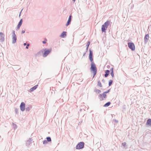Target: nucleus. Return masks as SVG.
<instances>
[{
    "instance_id": "nucleus-46",
    "label": "nucleus",
    "mask_w": 151,
    "mask_h": 151,
    "mask_svg": "<svg viewBox=\"0 0 151 151\" xmlns=\"http://www.w3.org/2000/svg\"><path fill=\"white\" fill-rule=\"evenodd\" d=\"M86 52H85V53H84V54H83V56H85V54H86Z\"/></svg>"
},
{
    "instance_id": "nucleus-37",
    "label": "nucleus",
    "mask_w": 151,
    "mask_h": 151,
    "mask_svg": "<svg viewBox=\"0 0 151 151\" xmlns=\"http://www.w3.org/2000/svg\"><path fill=\"white\" fill-rule=\"evenodd\" d=\"M20 27H21V26H19L18 25H17V27L16 28V30H18V29L20 28Z\"/></svg>"
},
{
    "instance_id": "nucleus-30",
    "label": "nucleus",
    "mask_w": 151,
    "mask_h": 151,
    "mask_svg": "<svg viewBox=\"0 0 151 151\" xmlns=\"http://www.w3.org/2000/svg\"><path fill=\"white\" fill-rule=\"evenodd\" d=\"M12 36H16L15 34V31L14 30H13L12 31Z\"/></svg>"
},
{
    "instance_id": "nucleus-6",
    "label": "nucleus",
    "mask_w": 151,
    "mask_h": 151,
    "mask_svg": "<svg viewBox=\"0 0 151 151\" xmlns=\"http://www.w3.org/2000/svg\"><path fill=\"white\" fill-rule=\"evenodd\" d=\"M106 93H104L103 92V93L102 94H100L99 96V98L101 99V100H103L104 99H105L106 98Z\"/></svg>"
},
{
    "instance_id": "nucleus-16",
    "label": "nucleus",
    "mask_w": 151,
    "mask_h": 151,
    "mask_svg": "<svg viewBox=\"0 0 151 151\" xmlns=\"http://www.w3.org/2000/svg\"><path fill=\"white\" fill-rule=\"evenodd\" d=\"M44 52V51L43 50H41L38 52L36 54V56L39 57L40 55H41V54L43 53Z\"/></svg>"
},
{
    "instance_id": "nucleus-15",
    "label": "nucleus",
    "mask_w": 151,
    "mask_h": 151,
    "mask_svg": "<svg viewBox=\"0 0 151 151\" xmlns=\"http://www.w3.org/2000/svg\"><path fill=\"white\" fill-rule=\"evenodd\" d=\"M149 35L148 34H146L145 37H144V40H145V43H146L148 41V40H149Z\"/></svg>"
},
{
    "instance_id": "nucleus-47",
    "label": "nucleus",
    "mask_w": 151,
    "mask_h": 151,
    "mask_svg": "<svg viewBox=\"0 0 151 151\" xmlns=\"http://www.w3.org/2000/svg\"><path fill=\"white\" fill-rule=\"evenodd\" d=\"M73 1L74 2L76 0H73Z\"/></svg>"
},
{
    "instance_id": "nucleus-19",
    "label": "nucleus",
    "mask_w": 151,
    "mask_h": 151,
    "mask_svg": "<svg viewBox=\"0 0 151 151\" xmlns=\"http://www.w3.org/2000/svg\"><path fill=\"white\" fill-rule=\"evenodd\" d=\"M146 124L150 126L151 125V119H149L147 120Z\"/></svg>"
},
{
    "instance_id": "nucleus-45",
    "label": "nucleus",
    "mask_w": 151,
    "mask_h": 151,
    "mask_svg": "<svg viewBox=\"0 0 151 151\" xmlns=\"http://www.w3.org/2000/svg\"><path fill=\"white\" fill-rule=\"evenodd\" d=\"M115 121L116 122H118V121L116 119L115 120Z\"/></svg>"
},
{
    "instance_id": "nucleus-38",
    "label": "nucleus",
    "mask_w": 151,
    "mask_h": 151,
    "mask_svg": "<svg viewBox=\"0 0 151 151\" xmlns=\"http://www.w3.org/2000/svg\"><path fill=\"white\" fill-rule=\"evenodd\" d=\"M15 111L17 114H18V110L17 108L15 109Z\"/></svg>"
},
{
    "instance_id": "nucleus-33",
    "label": "nucleus",
    "mask_w": 151,
    "mask_h": 151,
    "mask_svg": "<svg viewBox=\"0 0 151 151\" xmlns=\"http://www.w3.org/2000/svg\"><path fill=\"white\" fill-rule=\"evenodd\" d=\"M110 74H111V76L112 77V78H113L114 77V72H111Z\"/></svg>"
},
{
    "instance_id": "nucleus-9",
    "label": "nucleus",
    "mask_w": 151,
    "mask_h": 151,
    "mask_svg": "<svg viewBox=\"0 0 151 151\" xmlns=\"http://www.w3.org/2000/svg\"><path fill=\"white\" fill-rule=\"evenodd\" d=\"M72 16L71 15H70L68 19L67 23L66 24V26H68L71 23V18H72Z\"/></svg>"
},
{
    "instance_id": "nucleus-24",
    "label": "nucleus",
    "mask_w": 151,
    "mask_h": 151,
    "mask_svg": "<svg viewBox=\"0 0 151 151\" xmlns=\"http://www.w3.org/2000/svg\"><path fill=\"white\" fill-rule=\"evenodd\" d=\"M47 141L48 142H51V138L50 137H46Z\"/></svg>"
},
{
    "instance_id": "nucleus-28",
    "label": "nucleus",
    "mask_w": 151,
    "mask_h": 151,
    "mask_svg": "<svg viewBox=\"0 0 151 151\" xmlns=\"http://www.w3.org/2000/svg\"><path fill=\"white\" fill-rule=\"evenodd\" d=\"M90 42L89 41H88L87 42V45H86V46L87 47H89V46L90 45Z\"/></svg>"
},
{
    "instance_id": "nucleus-31",
    "label": "nucleus",
    "mask_w": 151,
    "mask_h": 151,
    "mask_svg": "<svg viewBox=\"0 0 151 151\" xmlns=\"http://www.w3.org/2000/svg\"><path fill=\"white\" fill-rule=\"evenodd\" d=\"M13 125L14 129H16L17 128V125L16 124L13 123Z\"/></svg>"
},
{
    "instance_id": "nucleus-26",
    "label": "nucleus",
    "mask_w": 151,
    "mask_h": 151,
    "mask_svg": "<svg viewBox=\"0 0 151 151\" xmlns=\"http://www.w3.org/2000/svg\"><path fill=\"white\" fill-rule=\"evenodd\" d=\"M97 85L98 86H99L100 87H102V85L101 82L100 81H99L98 82V84H97Z\"/></svg>"
},
{
    "instance_id": "nucleus-14",
    "label": "nucleus",
    "mask_w": 151,
    "mask_h": 151,
    "mask_svg": "<svg viewBox=\"0 0 151 151\" xmlns=\"http://www.w3.org/2000/svg\"><path fill=\"white\" fill-rule=\"evenodd\" d=\"M66 33L67 32H66L63 31L61 34V35H60V37L62 38H64L66 36Z\"/></svg>"
},
{
    "instance_id": "nucleus-23",
    "label": "nucleus",
    "mask_w": 151,
    "mask_h": 151,
    "mask_svg": "<svg viewBox=\"0 0 151 151\" xmlns=\"http://www.w3.org/2000/svg\"><path fill=\"white\" fill-rule=\"evenodd\" d=\"M32 107L31 106H30L27 107H26L25 108L26 111H29L30 110V109L32 108Z\"/></svg>"
},
{
    "instance_id": "nucleus-22",
    "label": "nucleus",
    "mask_w": 151,
    "mask_h": 151,
    "mask_svg": "<svg viewBox=\"0 0 151 151\" xmlns=\"http://www.w3.org/2000/svg\"><path fill=\"white\" fill-rule=\"evenodd\" d=\"M22 22H23V19H22L20 20L19 22L18 23V24L17 25H18L19 26H21L22 24Z\"/></svg>"
},
{
    "instance_id": "nucleus-13",
    "label": "nucleus",
    "mask_w": 151,
    "mask_h": 151,
    "mask_svg": "<svg viewBox=\"0 0 151 151\" xmlns=\"http://www.w3.org/2000/svg\"><path fill=\"white\" fill-rule=\"evenodd\" d=\"M17 40V36H12V43L13 44H14L16 42Z\"/></svg>"
},
{
    "instance_id": "nucleus-25",
    "label": "nucleus",
    "mask_w": 151,
    "mask_h": 151,
    "mask_svg": "<svg viewBox=\"0 0 151 151\" xmlns=\"http://www.w3.org/2000/svg\"><path fill=\"white\" fill-rule=\"evenodd\" d=\"M113 82V80H110L109 82V86H111Z\"/></svg>"
},
{
    "instance_id": "nucleus-17",
    "label": "nucleus",
    "mask_w": 151,
    "mask_h": 151,
    "mask_svg": "<svg viewBox=\"0 0 151 151\" xmlns=\"http://www.w3.org/2000/svg\"><path fill=\"white\" fill-rule=\"evenodd\" d=\"M110 71L109 70H107L105 71V74L104 75L105 77H107L109 74Z\"/></svg>"
},
{
    "instance_id": "nucleus-49",
    "label": "nucleus",
    "mask_w": 151,
    "mask_h": 151,
    "mask_svg": "<svg viewBox=\"0 0 151 151\" xmlns=\"http://www.w3.org/2000/svg\"><path fill=\"white\" fill-rule=\"evenodd\" d=\"M82 110V109H80V111H81Z\"/></svg>"
},
{
    "instance_id": "nucleus-44",
    "label": "nucleus",
    "mask_w": 151,
    "mask_h": 151,
    "mask_svg": "<svg viewBox=\"0 0 151 151\" xmlns=\"http://www.w3.org/2000/svg\"><path fill=\"white\" fill-rule=\"evenodd\" d=\"M23 45L24 46H26V45H27L26 43H24Z\"/></svg>"
},
{
    "instance_id": "nucleus-21",
    "label": "nucleus",
    "mask_w": 151,
    "mask_h": 151,
    "mask_svg": "<svg viewBox=\"0 0 151 151\" xmlns=\"http://www.w3.org/2000/svg\"><path fill=\"white\" fill-rule=\"evenodd\" d=\"M89 59L90 60L91 62V63H92V62H94L93 61V55H89Z\"/></svg>"
},
{
    "instance_id": "nucleus-11",
    "label": "nucleus",
    "mask_w": 151,
    "mask_h": 151,
    "mask_svg": "<svg viewBox=\"0 0 151 151\" xmlns=\"http://www.w3.org/2000/svg\"><path fill=\"white\" fill-rule=\"evenodd\" d=\"M12 68L14 70H18L20 69L21 68L19 65H13V67H12Z\"/></svg>"
},
{
    "instance_id": "nucleus-32",
    "label": "nucleus",
    "mask_w": 151,
    "mask_h": 151,
    "mask_svg": "<svg viewBox=\"0 0 151 151\" xmlns=\"http://www.w3.org/2000/svg\"><path fill=\"white\" fill-rule=\"evenodd\" d=\"M47 41V39L46 38L45 39V40L42 41V42L43 44H45L46 43V41Z\"/></svg>"
},
{
    "instance_id": "nucleus-43",
    "label": "nucleus",
    "mask_w": 151,
    "mask_h": 151,
    "mask_svg": "<svg viewBox=\"0 0 151 151\" xmlns=\"http://www.w3.org/2000/svg\"><path fill=\"white\" fill-rule=\"evenodd\" d=\"M22 10H21V12H20V13H19V17H20V16L21 14V12H22Z\"/></svg>"
},
{
    "instance_id": "nucleus-36",
    "label": "nucleus",
    "mask_w": 151,
    "mask_h": 151,
    "mask_svg": "<svg viewBox=\"0 0 151 151\" xmlns=\"http://www.w3.org/2000/svg\"><path fill=\"white\" fill-rule=\"evenodd\" d=\"M26 48L27 49H28V48H29V46L30 45L29 43L28 44H27V45H26Z\"/></svg>"
},
{
    "instance_id": "nucleus-40",
    "label": "nucleus",
    "mask_w": 151,
    "mask_h": 151,
    "mask_svg": "<svg viewBox=\"0 0 151 151\" xmlns=\"http://www.w3.org/2000/svg\"><path fill=\"white\" fill-rule=\"evenodd\" d=\"M25 32V31L24 30H22V34H23Z\"/></svg>"
},
{
    "instance_id": "nucleus-42",
    "label": "nucleus",
    "mask_w": 151,
    "mask_h": 151,
    "mask_svg": "<svg viewBox=\"0 0 151 151\" xmlns=\"http://www.w3.org/2000/svg\"><path fill=\"white\" fill-rule=\"evenodd\" d=\"M102 82L103 83H104L105 82V81L104 79H103L102 80Z\"/></svg>"
},
{
    "instance_id": "nucleus-29",
    "label": "nucleus",
    "mask_w": 151,
    "mask_h": 151,
    "mask_svg": "<svg viewBox=\"0 0 151 151\" xmlns=\"http://www.w3.org/2000/svg\"><path fill=\"white\" fill-rule=\"evenodd\" d=\"M110 89H109L107 91H104V93H109L110 91Z\"/></svg>"
},
{
    "instance_id": "nucleus-27",
    "label": "nucleus",
    "mask_w": 151,
    "mask_h": 151,
    "mask_svg": "<svg viewBox=\"0 0 151 151\" xmlns=\"http://www.w3.org/2000/svg\"><path fill=\"white\" fill-rule=\"evenodd\" d=\"M93 55V52L90 49H89V55Z\"/></svg>"
},
{
    "instance_id": "nucleus-35",
    "label": "nucleus",
    "mask_w": 151,
    "mask_h": 151,
    "mask_svg": "<svg viewBox=\"0 0 151 151\" xmlns=\"http://www.w3.org/2000/svg\"><path fill=\"white\" fill-rule=\"evenodd\" d=\"M47 141L46 140H45L43 141V144H45L47 143Z\"/></svg>"
},
{
    "instance_id": "nucleus-3",
    "label": "nucleus",
    "mask_w": 151,
    "mask_h": 151,
    "mask_svg": "<svg viewBox=\"0 0 151 151\" xmlns=\"http://www.w3.org/2000/svg\"><path fill=\"white\" fill-rule=\"evenodd\" d=\"M44 50V52L43 53V57H47L48 55L51 52L52 49L50 48L49 49H47L45 48L43 50Z\"/></svg>"
},
{
    "instance_id": "nucleus-34",
    "label": "nucleus",
    "mask_w": 151,
    "mask_h": 151,
    "mask_svg": "<svg viewBox=\"0 0 151 151\" xmlns=\"http://www.w3.org/2000/svg\"><path fill=\"white\" fill-rule=\"evenodd\" d=\"M126 143L125 142H124L122 143V145L124 147H125L126 146Z\"/></svg>"
},
{
    "instance_id": "nucleus-2",
    "label": "nucleus",
    "mask_w": 151,
    "mask_h": 151,
    "mask_svg": "<svg viewBox=\"0 0 151 151\" xmlns=\"http://www.w3.org/2000/svg\"><path fill=\"white\" fill-rule=\"evenodd\" d=\"M110 22L107 21L101 26V30L102 32L106 33V30L107 29L109 24Z\"/></svg>"
},
{
    "instance_id": "nucleus-48",
    "label": "nucleus",
    "mask_w": 151,
    "mask_h": 151,
    "mask_svg": "<svg viewBox=\"0 0 151 151\" xmlns=\"http://www.w3.org/2000/svg\"><path fill=\"white\" fill-rule=\"evenodd\" d=\"M65 11V10H64L63 11V12H64V11Z\"/></svg>"
},
{
    "instance_id": "nucleus-7",
    "label": "nucleus",
    "mask_w": 151,
    "mask_h": 151,
    "mask_svg": "<svg viewBox=\"0 0 151 151\" xmlns=\"http://www.w3.org/2000/svg\"><path fill=\"white\" fill-rule=\"evenodd\" d=\"M25 104L24 102H22L21 103L20 105V110L22 111H23L25 110Z\"/></svg>"
},
{
    "instance_id": "nucleus-39",
    "label": "nucleus",
    "mask_w": 151,
    "mask_h": 151,
    "mask_svg": "<svg viewBox=\"0 0 151 151\" xmlns=\"http://www.w3.org/2000/svg\"><path fill=\"white\" fill-rule=\"evenodd\" d=\"M110 70L111 72H114V68H112L110 69Z\"/></svg>"
},
{
    "instance_id": "nucleus-10",
    "label": "nucleus",
    "mask_w": 151,
    "mask_h": 151,
    "mask_svg": "<svg viewBox=\"0 0 151 151\" xmlns=\"http://www.w3.org/2000/svg\"><path fill=\"white\" fill-rule=\"evenodd\" d=\"M33 139L32 138H29V139L27 140L26 142V145L27 147H29L30 144L32 142Z\"/></svg>"
},
{
    "instance_id": "nucleus-18",
    "label": "nucleus",
    "mask_w": 151,
    "mask_h": 151,
    "mask_svg": "<svg viewBox=\"0 0 151 151\" xmlns=\"http://www.w3.org/2000/svg\"><path fill=\"white\" fill-rule=\"evenodd\" d=\"M94 92L97 93H100L101 92V91L100 90L97 89L96 88H94Z\"/></svg>"
},
{
    "instance_id": "nucleus-12",
    "label": "nucleus",
    "mask_w": 151,
    "mask_h": 151,
    "mask_svg": "<svg viewBox=\"0 0 151 151\" xmlns=\"http://www.w3.org/2000/svg\"><path fill=\"white\" fill-rule=\"evenodd\" d=\"M38 86V85H37L34 86L32 88H31L29 90L30 92H32L34 91L36 89H37Z\"/></svg>"
},
{
    "instance_id": "nucleus-8",
    "label": "nucleus",
    "mask_w": 151,
    "mask_h": 151,
    "mask_svg": "<svg viewBox=\"0 0 151 151\" xmlns=\"http://www.w3.org/2000/svg\"><path fill=\"white\" fill-rule=\"evenodd\" d=\"M4 34L1 32H0V41L2 42L4 40Z\"/></svg>"
},
{
    "instance_id": "nucleus-20",
    "label": "nucleus",
    "mask_w": 151,
    "mask_h": 151,
    "mask_svg": "<svg viewBox=\"0 0 151 151\" xmlns=\"http://www.w3.org/2000/svg\"><path fill=\"white\" fill-rule=\"evenodd\" d=\"M111 104V103L110 101L108 102L104 105L103 106L105 107H108Z\"/></svg>"
},
{
    "instance_id": "nucleus-5",
    "label": "nucleus",
    "mask_w": 151,
    "mask_h": 151,
    "mask_svg": "<svg viewBox=\"0 0 151 151\" xmlns=\"http://www.w3.org/2000/svg\"><path fill=\"white\" fill-rule=\"evenodd\" d=\"M128 45L129 48L132 51H134L135 50V46L133 42H129L128 43Z\"/></svg>"
},
{
    "instance_id": "nucleus-41",
    "label": "nucleus",
    "mask_w": 151,
    "mask_h": 151,
    "mask_svg": "<svg viewBox=\"0 0 151 151\" xmlns=\"http://www.w3.org/2000/svg\"><path fill=\"white\" fill-rule=\"evenodd\" d=\"M88 47H86V52H87L88 51Z\"/></svg>"
},
{
    "instance_id": "nucleus-1",
    "label": "nucleus",
    "mask_w": 151,
    "mask_h": 151,
    "mask_svg": "<svg viewBox=\"0 0 151 151\" xmlns=\"http://www.w3.org/2000/svg\"><path fill=\"white\" fill-rule=\"evenodd\" d=\"M91 65L90 70L91 73L93 74V78L96 76L97 73V68L94 62L91 63Z\"/></svg>"
},
{
    "instance_id": "nucleus-4",
    "label": "nucleus",
    "mask_w": 151,
    "mask_h": 151,
    "mask_svg": "<svg viewBox=\"0 0 151 151\" xmlns=\"http://www.w3.org/2000/svg\"><path fill=\"white\" fill-rule=\"evenodd\" d=\"M84 143L83 142H81L77 145L76 149L77 150L81 149L84 148Z\"/></svg>"
}]
</instances>
